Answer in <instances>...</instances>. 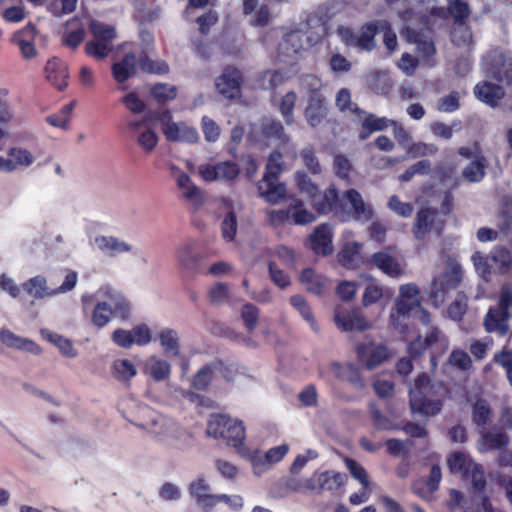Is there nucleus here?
Here are the masks:
<instances>
[{
    "label": "nucleus",
    "instance_id": "obj_1",
    "mask_svg": "<svg viewBox=\"0 0 512 512\" xmlns=\"http://www.w3.org/2000/svg\"><path fill=\"white\" fill-rule=\"evenodd\" d=\"M315 211L319 215L332 214L342 222L351 219L368 221L373 216V209L364 202L356 189H348L340 197L339 190L333 183L322 192L321 200L315 203Z\"/></svg>",
    "mask_w": 512,
    "mask_h": 512
},
{
    "label": "nucleus",
    "instance_id": "obj_2",
    "mask_svg": "<svg viewBox=\"0 0 512 512\" xmlns=\"http://www.w3.org/2000/svg\"><path fill=\"white\" fill-rule=\"evenodd\" d=\"M449 394L448 386L440 380L431 379L426 373L419 374L409 391V405L412 413L424 417L438 415Z\"/></svg>",
    "mask_w": 512,
    "mask_h": 512
},
{
    "label": "nucleus",
    "instance_id": "obj_3",
    "mask_svg": "<svg viewBox=\"0 0 512 512\" xmlns=\"http://www.w3.org/2000/svg\"><path fill=\"white\" fill-rule=\"evenodd\" d=\"M206 432L215 439H223L228 446L242 453L246 439V430L242 421L221 413L211 414Z\"/></svg>",
    "mask_w": 512,
    "mask_h": 512
},
{
    "label": "nucleus",
    "instance_id": "obj_4",
    "mask_svg": "<svg viewBox=\"0 0 512 512\" xmlns=\"http://www.w3.org/2000/svg\"><path fill=\"white\" fill-rule=\"evenodd\" d=\"M282 153L272 151L268 157L263 178L257 183L259 195L271 204L280 202L286 195V186L279 182L283 171Z\"/></svg>",
    "mask_w": 512,
    "mask_h": 512
},
{
    "label": "nucleus",
    "instance_id": "obj_5",
    "mask_svg": "<svg viewBox=\"0 0 512 512\" xmlns=\"http://www.w3.org/2000/svg\"><path fill=\"white\" fill-rule=\"evenodd\" d=\"M447 347V337L439 328L432 327L424 339L419 335L408 344V354L411 359L416 360L420 358L427 349H432L430 352V363L432 369H436L437 354H442Z\"/></svg>",
    "mask_w": 512,
    "mask_h": 512
},
{
    "label": "nucleus",
    "instance_id": "obj_6",
    "mask_svg": "<svg viewBox=\"0 0 512 512\" xmlns=\"http://www.w3.org/2000/svg\"><path fill=\"white\" fill-rule=\"evenodd\" d=\"M463 278V270L460 264L454 263L449 269L435 277L431 283L429 297L435 306L442 305L451 291L458 288Z\"/></svg>",
    "mask_w": 512,
    "mask_h": 512
},
{
    "label": "nucleus",
    "instance_id": "obj_7",
    "mask_svg": "<svg viewBox=\"0 0 512 512\" xmlns=\"http://www.w3.org/2000/svg\"><path fill=\"white\" fill-rule=\"evenodd\" d=\"M445 221L436 208L422 206L418 209L412 227V233L417 240H424L427 234L435 231L440 235L444 229Z\"/></svg>",
    "mask_w": 512,
    "mask_h": 512
},
{
    "label": "nucleus",
    "instance_id": "obj_8",
    "mask_svg": "<svg viewBox=\"0 0 512 512\" xmlns=\"http://www.w3.org/2000/svg\"><path fill=\"white\" fill-rule=\"evenodd\" d=\"M244 81L241 70L234 66H226L215 80L217 92L224 98L234 100L242 95Z\"/></svg>",
    "mask_w": 512,
    "mask_h": 512
},
{
    "label": "nucleus",
    "instance_id": "obj_9",
    "mask_svg": "<svg viewBox=\"0 0 512 512\" xmlns=\"http://www.w3.org/2000/svg\"><path fill=\"white\" fill-rule=\"evenodd\" d=\"M414 310L421 312V321L424 325H428L430 323V313L422 308L420 299H405L398 297L395 303V311L391 312L390 315V323L401 333H404L407 329V324H402L400 322V318H405L409 316Z\"/></svg>",
    "mask_w": 512,
    "mask_h": 512
},
{
    "label": "nucleus",
    "instance_id": "obj_10",
    "mask_svg": "<svg viewBox=\"0 0 512 512\" xmlns=\"http://www.w3.org/2000/svg\"><path fill=\"white\" fill-rule=\"evenodd\" d=\"M511 313L496 306H490L483 318V327L487 333L505 337L510 333Z\"/></svg>",
    "mask_w": 512,
    "mask_h": 512
},
{
    "label": "nucleus",
    "instance_id": "obj_11",
    "mask_svg": "<svg viewBox=\"0 0 512 512\" xmlns=\"http://www.w3.org/2000/svg\"><path fill=\"white\" fill-rule=\"evenodd\" d=\"M180 266L193 275L206 273L205 257L202 253L196 252L193 243H186L176 251Z\"/></svg>",
    "mask_w": 512,
    "mask_h": 512
},
{
    "label": "nucleus",
    "instance_id": "obj_12",
    "mask_svg": "<svg viewBox=\"0 0 512 512\" xmlns=\"http://www.w3.org/2000/svg\"><path fill=\"white\" fill-rule=\"evenodd\" d=\"M358 361L371 370L389 358V351L384 345L359 343L356 346Z\"/></svg>",
    "mask_w": 512,
    "mask_h": 512
},
{
    "label": "nucleus",
    "instance_id": "obj_13",
    "mask_svg": "<svg viewBox=\"0 0 512 512\" xmlns=\"http://www.w3.org/2000/svg\"><path fill=\"white\" fill-rule=\"evenodd\" d=\"M332 240L333 233L330 224L323 223L310 234L308 246L316 255L328 256L333 252Z\"/></svg>",
    "mask_w": 512,
    "mask_h": 512
},
{
    "label": "nucleus",
    "instance_id": "obj_14",
    "mask_svg": "<svg viewBox=\"0 0 512 512\" xmlns=\"http://www.w3.org/2000/svg\"><path fill=\"white\" fill-rule=\"evenodd\" d=\"M240 173L239 166L233 161H223L214 165L200 167V174L205 181H233Z\"/></svg>",
    "mask_w": 512,
    "mask_h": 512
},
{
    "label": "nucleus",
    "instance_id": "obj_15",
    "mask_svg": "<svg viewBox=\"0 0 512 512\" xmlns=\"http://www.w3.org/2000/svg\"><path fill=\"white\" fill-rule=\"evenodd\" d=\"M334 320L343 331H364L370 327V323L358 307L345 313L336 312Z\"/></svg>",
    "mask_w": 512,
    "mask_h": 512
},
{
    "label": "nucleus",
    "instance_id": "obj_16",
    "mask_svg": "<svg viewBox=\"0 0 512 512\" xmlns=\"http://www.w3.org/2000/svg\"><path fill=\"white\" fill-rule=\"evenodd\" d=\"M304 50V34L301 31H290L286 33L278 46V55L283 57L284 62H288L285 58L293 59Z\"/></svg>",
    "mask_w": 512,
    "mask_h": 512
},
{
    "label": "nucleus",
    "instance_id": "obj_17",
    "mask_svg": "<svg viewBox=\"0 0 512 512\" xmlns=\"http://www.w3.org/2000/svg\"><path fill=\"white\" fill-rule=\"evenodd\" d=\"M45 73L47 80L58 90L62 91L67 87L68 68L61 59H49L45 65Z\"/></svg>",
    "mask_w": 512,
    "mask_h": 512
},
{
    "label": "nucleus",
    "instance_id": "obj_18",
    "mask_svg": "<svg viewBox=\"0 0 512 512\" xmlns=\"http://www.w3.org/2000/svg\"><path fill=\"white\" fill-rule=\"evenodd\" d=\"M326 115L327 103L324 95L309 96L304 111V116L308 124L312 127H316L322 122Z\"/></svg>",
    "mask_w": 512,
    "mask_h": 512
},
{
    "label": "nucleus",
    "instance_id": "obj_19",
    "mask_svg": "<svg viewBox=\"0 0 512 512\" xmlns=\"http://www.w3.org/2000/svg\"><path fill=\"white\" fill-rule=\"evenodd\" d=\"M474 93L477 99L491 107L498 106L504 97V90L500 85L487 81L478 83L474 88Z\"/></svg>",
    "mask_w": 512,
    "mask_h": 512
},
{
    "label": "nucleus",
    "instance_id": "obj_20",
    "mask_svg": "<svg viewBox=\"0 0 512 512\" xmlns=\"http://www.w3.org/2000/svg\"><path fill=\"white\" fill-rule=\"evenodd\" d=\"M209 491L210 486L203 477L192 481L189 486L190 495L204 508H212L217 504L218 494H209Z\"/></svg>",
    "mask_w": 512,
    "mask_h": 512
},
{
    "label": "nucleus",
    "instance_id": "obj_21",
    "mask_svg": "<svg viewBox=\"0 0 512 512\" xmlns=\"http://www.w3.org/2000/svg\"><path fill=\"white\" fill-rule=\"evenodd\" d=\"M137 57L134 53H126L123 58L112 65V74L118 83H124L137 72Z\"/></svg>",
    "mask_w": 512,
    "mask_h": 512
},
{
    "label": "nucleus",
    "instance_id": "obj_22",
    "mask_svg": "<svg viewBox=\"0 0 512 512\" xmlns=\"http://www.w3.org/2000/svg\"><path fill=\"white\" fill-rule=\"evenodd\" d=\"M0 341L10 348L28 351L33 354H39L41 352V348L37 343L30 339L17 336L9 329H1Z\"/></svg>",
    "mask_w": 512,
    "mask_h": 512
},
{
    "label": "nucleus",
    "instance_id": "obj_23",
    "mask_svg": "<svg viewBox=\"0 0 512 512\" xmlns=\"http://www.w3.org/2000/svg\"><path fill=\"white\" fill-rule=\"evenodd\" d=\"M294 179L298 190L310 199L312 208L315 210V203L322 198L318 185L303 170L296 171Z\"/></svg>",
    "mask_w": 512,
    "mask_h": 512
},
{
    "label": "nucleus",
    "instance_id": "obj_24",
    "mask_svg": "<svg viewBox=\"0 0 512 512\" xmlns=\"http://www.w3.org/2000/svg\"><path fill=\"white\" fill-rule=\"evenodd\" d=\"M37 33L36 26L32 23H28L23 29H21L17 37H19L17 44L21 51L22 56L25 59H31L36 56L37 51L34 45V39Z\"/></svg>",
    "mask_w": 512,
    "mask_h": 512
},
{
    "label": "nucleus",
    "instance_id": "obj_25",
    "mask_svg": "<svg viewBox=\"0 0 512 512\" xmlns=\"http://www.w3.org/2000/svg\"><path fill=\"white\" fill-rule=\"evenodd\" d=\"M390 124H395V122L386 117H377L372 113H368L365 119L362 121L359 139L365 140L373 132L387 129Z\"/></svg>",
    "mask_w": 512,
    "mask_h": 512
},
{
    "label": "nucleus",
    "instance_id": "obj_26",
    "mask_svg": "<svg viewBox=\"0 0 512 512\" xmlns=\"http://www.w3.org/2000/svg\"><path fill=\"white\" fill-rule=\"evenodd\" d=\"M361 245L357 242H349L338 253L339 263L348 269H354L362 262Z\"/></svg>",
    "mask_w": 512,
    "mask_h": 512
},
{
    "label": "nucleus",
    "instance_id": "obj_27",
    "mask_svg": "<svg viewBox=\"0 0 512 512\" xmlns=\"http://www.w3.org/2000/svg\"><path fill=\"white\" fill-rule=\"evenodd\" d=\"M332 370L339 380L347 381L357 388L364 386L360 371L353 364L333 363Z\"/></svg>",
    "mask_w": 512,
    "mask_h": 512
},
{
    "label": "nucleus",
    "instance_id": "obj_28",
    "mask_svg": "<svg viewBox=\"0 0 512 512\" xmlns=\"http://www.w3.org/2000/svg\"><path fill=\"white\" fill-rule=\"evenodd\" d=\"M372 262L383 273L391 277H397L402 273L400 264L390 254L384 251L376 252L372 255Z\"/></svg>",
    "mask_w": 512,
    "mask_h": 512
},
{
    "label": "nucleus",
    "instance_id": "obj_29",
    "mask_svg": "<svg viewBox=\"0 0 512 512\" xmlns=\"http://www.w3.org/2000/svg\"><path fill=\"white\" fill-rule=\"evenodd\" d=\"M261 133L267 139H273L281 144L289 142V136L285 133L283 124L276 119L267 118L262 121Z\"/></svg>",
    "mask_w": 512,
    "mask_h": 512
},
{
    "label": "nucleus",
    "instance_id": "obj_30",
    "mask_svg": "<svg viewBox=\"0 0 512 512\" xmlns=\"http://www.w3.org/2000/svg\"><path fill=\"white\" fill-rule=\"evenodd\" d=\"M407 36L410 41L416 44L418 52L424 59L429 60L436 54L433 40L426 38L422 32L407 28Z\"/></svg>",
    "mask_w": 512,
    "mask_h": 512
},
{
    "label": "nucleus",
    "instance_id": "obj_31",
    "mask_svg": "<svg viewBox=\"0 0 512 512\" xmlns=\"http://www.w3.org/2000/svg\"><path fill=\"white\" fill-rule=\"evenodd\" d=\"M299 279L308 292L316 295L323 293L326 278L323 275L317 274L312 268L303 269Z\"/></svg>",
    "mask_w": 512,
    "mask_h": 512
},
{
    "label": "nucleus",
    "instance_id": "obj_32",
    "mask_svg": "<svg viewBox=\"0 0 512 512\" xmlns=\"http://www.w3.org/2000/svg\"><path fill=\"white\" fill-rule=\"evenodd\" d=\"M492 415L493 412L487 400L479 398L475 401L471 410V418L477 427L485 428L491 422Z\"/></svg>",
    "mask_w": 512,
    "mask_h": 512
},
{
    "label": "nucleus",
    "instance_id": "obj_33",
    "mask_svg": "<svg viewBox=\"0 0 512 512\" xmlns=\"http://www.w3.org/2000/svg\"><path fill=\"white\" fill-rule=\"evenodd\" d=\"M379 31L377 21L362 25L360 36L357 37L356 46L361 50L371 51L375 48V36Z\"/></svg>",
    "mask_w": 512,
    "mask_h": 512
},
{
    "label": "nucleus",
    "instance_id": "obj_34",
    "mask_svg": "<svg viewBox=\"0 0 512 512\" xmlns=\"http://www.w3.org/2000/svg\"><path fill=\"white\" fill-rule=\"evenodd\" d=\"M475 462L468 458L465 453L461 451L453 452L447 459V465L451 473L462 474L463 477H468L469 469Z\"/></svg>",
    "mask_w": 512,
    "mask_h": 512
},
{
    "label": "nucleus",
    "instance_id": "obj_35",
    "mask_svg": "<svg viewBox=\"0 0 512 512\" xmlns=\"http://www.w3.org/2000/svg\"><path fill=\"white\" fill-rule=\"evenodd\" d=\"M159 340L166 355L178 356L180 354L179 336L175 330L163 329L159 334Z\"/></svg>",
    "mask_w": 512,
    "mask_h": 512
},
{
    "label": "nucleus",
    "instance_id": "obj_36",
    "mask_svg": "<svg viewBox=\"0 0 512 512\" xmlns=\"http://www.w3.org/2000/svg\"><path fill=\"white\" fill-rule=\"evenodd\" d=\"M145 373L156 382L165 381L170 377L171 365L164 359L152 358L151 363L146 365Z\"/></svg>",
    "mask_w": 512,
    "mask_h": 512
},
{
    "label": "nucleus",
    "instance_id": "obj_37",
    "mask_svg": "<svg viewBox=\"0 0 512 512\" xmlns=\"http://www.w3.org/2000/svg\"><path fill=\"white\" fill-rule=\"evenodd\" d=\"M22 288L26 293L36 299H42L47 296H52L56 293L55 291H49L46 286L45 278L41 276H36L29 279L22 285Z\"/></svg>",
    "mask_w": 512,
    "mask_h": 512
},
{
    "label": "nucleus",
    "instance_id": "obj_38",
    "mask_svg": "<svg viewBox=\"0 0 512 512\" xmlns=\"http://www.w3.org/2000/svg\"><path fill=\"white\" fill-rule=\"evenodd\" d=\"M136 374L135 365L128 359H117L112 365V375L118 381L129 382Z\"/></svg>",
    "mask_w": 512,
    "mask_h": 512
},
{
    "label": "nucleus",
    "instance_id": "obj_39",
    "mask_svg": "<svg viewBox=\"0 0 512 512\" xmlns=\"http://www.w3.org/2000/svg\"><path fill=\"white\" fill-rule=\"evenodd\" d=\"M288 80V76L281 70H265L259 77V84L265 90H275Z\"/></svg>",
    "mask_w": 512,
    "mask_h": 512
},
{
    "label": "nucleus",
    "instance_id": "obj_40",
    "mask_svg": "<svg viewBox=\"0 0 512 512\" xmlns=\"http://www.w3.org/2000/svg\"><path fill=\"white\" fill-rule=\"evenodd\" d=\"M291 205L292 224L307 225L316 220V216L304 207V203L300 199H293Z\"/></svg>",
    "mask_w": 512,
    "mask_h": 512
},
{
    "label": "nucleus",
    "instance_id": "obj_41",
    "mask_svg": "<svg viewBox=\"0 0 512 512\" xmlns=\"http://www.w3.org/2000/svg\"><path fill=\"white\" fill-rule=\"evenodd\" d=\"M98 247L103 252H107L110 256H115L118 253L128 252L131 247L123 242L119 241L115 237L100 236L95 239Z\"/></svg>",
    "mask_w": 512,
    "mask_h": 512
},
{
    "label": "nucleus",
    "instance_id": "obj_42",
    "mask_svg": "<svg viewBox=\"0 0 512 512\" xmlns=\"http://www.w3.org/2000/svg\"><path fill=\"white\" fill-rule=\"evenodd\" d=\"M113 315L112 307L107 302H98L91 314V321L97 328L105 327Z\"/></svg>",
    "mask_w": 512,
    "mask_h": 512
},
{
    "label": "nucleus",
    "instance_id": "obj_43",
    "mask_svg": "<svg viewBox=\"0 0 512 512\" xmlns=\"http://www.w3.org/2000/svg\"><path fill=\"white\" fill-rule=\"evenodd\" d=\"M297 101V94L294 91H288L282 96L279 103V111L287 125L294 123V108Z\"/></svg>",
    "mask_w": 512,
    "mask_h": 512
},
{
    "label": "nucleus",
    "instance_id": "obj_44",
    "mask_svg": "<svg viewBox=\"0 0 512 512\" xmlns=\"http://www.w3.org/2000/svg\"><path fill=\"white\" fill-rule=\"evenodd\" d=\"M481 442L487 450L505 449L509 444V437L504 432H484Z\"/></svg>",
    "mask_w": 512,
    "mask_h": 512
},
{
    "label": "nucleus",
    "instance_id": "obj_45",
    "mask_svg": "<svg viewBox=\"0 0 512 512\" xmlns=\"http://www.w3.org/2000/svg\"><path fill=\"white\" fill-rule=\"evenodd\" d=\"M291 305L301 314V316L310 324L314 331H318L317 322L314 318L311 307L306 299L301 295H294L290 298Z\"/></svg>",
    "mask_w": 512,
    "mask_h": 512
},
{
    "label": "nucleus",
    "instance_id": "obj_46",
    "mask_svg": "<svg viewBox=\"0 0 512 512\" xmlns=\"http://www.w3.org/2000/svg\"><path fill=\"white\" fill-rule=\"evenodd\" d=\"M300 158L306 169L313 175L322 173V166L313 146H308L300 151Z\"/></svg>",
    "mask_w": 512,
    "mask_h": 512
},
{
    "label": "nucleus",
    "instance_id": "obj_47",
    "mask_svg": "<svg viewBox=\"0 0 512 512\" xmlns=\"http://www.w3.org/2000/svg\"><path fill=\"white\" fill-rule=\"evenodd\" d=\"M336 106L341 112L350 111L355 115H363L365 111L351 102V93L348 88H341L336 94Z\"/></svg>",
    "mask_w": 512,
    "mask_h": 512
},
{
    "label": "nucleus",
    "instance_id": "obj_48",
    "mask_svg": "<svg viewBox=\"0 0 512 512\" xmlns=\"http://www.w3.org/2000/svg\"><path fill=\"white\" fill-rule=\"evenodd\" d=\"M113 50V43H106L96 39L90 40L85 44V53L96 60L106 58Z\"/></svg>",
    "mask_w": 512,
    "mask_h": 512
},
{
    "label": "nucleus",
    "instance_id": "obj_49",
    "mask_svg": "<svg viewBox=\"0 0 512 512\" xmlns=\"http://www.w3.org/2000/svg\"><path fill=\"white\" fill-rule=\"evenodd\" d=\"M151 95L159 104H165L177 96V88L166 83H157L151 87Z\"/></svg>",
    "mask_w": 512,
    "mask_h": 512
},
{
    "label": "nucleus",
    "instance_id": "obj_50",
    "mask_svg": "<svg viewBox=\"0 0 512 512\" xmlns=\"http://www.w3.org/2000/svg\"><path fill=\"white\" fill-rule=\"evenodd\" d=\"M90 32L94 39L106 43H113L116 37V30L113 26L93 21L90 24Z\"/></svg>",
    "mask_w": 512,
    "mask_h": 512
},
{
    "label": "nucleus",
    "instance_id": "obj_51",
    "mask_svg": "<svg viewBox=\"0 0 512 512\" xmlns=\"http://www.w3.org/2000/svg\"><path fill=\"white\" fill-rule=\"evenodd\" d=\"M237 216L233 210H230L223 218L221 222V233L222 237L227 242L234 241L237 233Z\"/></svg>",
    "mask_w": 512,
    "mask_h": 512
},
{
    "label": "nucleus",
    "instance_id": "obj_52",
    "mask_svg": "<svg viewBox=\"0 0 512 512\" xmlns=\"http://www.w3.org/2000/svg\"><path fill=\"white\" fill-rule=\"evenodd\" d=\"M431 172V162L427 159L420 160L409 166L400 176L401 182H409L415 175H428Z\"/></svg>",
    "mask_w": 512,
    "mask_h": 512
},
{
    "label": "nucleus",
    "instance_id": "obj_53",
    "mask_svg": "<svg viewBox=\"0 0 512 512\" xmlns=\"http://www.w3.org/2000/svg\"><path fill=\"white\" fill-rule=\"evenodd\" d=\"M137 61L141 70L147 73L165 74L169 71V67L165 62L153 61L146 52H142Z\"/></svg>",
    "mask_w": 512,
    "mask_h": 512
},
{
    "label": "nucleus",
    "instance_id": "obj_54",
    "mask_svg": "<svg viewBox=\"0 0 512 512\" xmlns=\"http://www.w3.org/2000/svg\"><path fill=\"white\" fill-rule=\"evenodd\" d=\"M346 476L339 472L326 471L319 477L320 485L323 489L333 491L339 489L344 485Z\"/></svg>",
    "mask_w": 512,
    "mask_h": 512
},
{
    "label": "nucleus",
    "instance_id": "obj_55",
    "mask_svg": "<svg viewBox=\"0 0 512 512\" xmlns=\"http://www.w3.org/2000/svg\"><path fill=\"white\" fill-rule=\"evenodd\" d=\"M300 86L309 96L323 95L321 93L322 80L314 74H305L300 77Z\"/></svg>",
    "mask_w": 512,
    "mask_h": 512
},
{
    "label": "nucleus",
    "instance_id": "obj_56",
    "mask_svg": "<svg viewBox=\"0 0 512 512\" xmlns=\"http://www.w3.org/2000/svg\"><path fill=\"white\" fill-rule=\"evenodd\" d=\"M213 369L205 365L197 371L192 380V387L197 391H205L212 382Z\"/></svg>",
    "mask_w": 512,
    "mask_h": 512
},
{
    "label": "nucleus",
    "instance_id": "obj_57",
    "mask_svg": "<svg viewBox=\"0 0 512 512\" xmlns=\"http://www.w3.org/2000/svg\"><path fill=\"white\" fill-rule=\"evenodd\" d=\"M345 465L351 476L358 480L363 487L367 488L369 486L370 481L368 473L361 464H359L356 460L347 457L345 459Z\"/></svg>",
    "mask_w": 512,
    "mask_h": 512
},
{
    "label": "nucleus",
    "instance_id": "obj_58",
    "mask_svg": "<svg viewBox=\"0 0 512 512\" xmlns=\"http://www.w3.org/2000/svg\"><path fill=\"white\" fill-rule=\"evenodd\" d=\"M467 478L471 479L473 489L478 493H483L486 489V477L483 467L474 463L469 469V475Z\"/></svg>",
    "mask_w": 512,
    "mask_h": 512
},
{
    "label": "nucleus",
    "instance_id": "obj_59",
    "mask_svg": "<svg viewBox=\"0 0 512 512\" xmlns=\"http://www.w3.org/2000/svg\"><path fill=\"white\" fill-rule=\"evenodd\" d=\"M241 317L247 331L252 332L258 323L259 309L254 304L246 303L242 307Z\"/></svg>",
    "mask_w": 512,
    "mask_h": 512
},
{
    "label": "nucleus",
    "instance_id": "obj_60",
    "mask_svg": "<svg viewBox=\"0 0 512 512\" xmlns=\"http://www.w3.org/2000/svg\"><path fill=\"white\" fill-rule=\"evenodd\" d=\"M493 362L504 369L507 380L512 386V351L505 348L500 350L494 354Z\"/></svg>",
    "mask_w": 512,
    "mask_h": 512
},
{
    "label": "nucleus",
    "instance_id": "obj_61",
    "mask_svg": "<svg viewBox=\"0 0 512 512\" xmlns=\"http://www.w3.org/2000/svg\"><path fill=\"white\" fill-rule=\"evenodd\" d=\"M177 185L184 189V197L190 201H198L200 199V192L193 184L190 176L186 173H181L177 177Z\"/></svg>",
    "mask_w": 512,
    "mask_h": 512
},
{
    "label": "nucleus",
    "instance_id": "obj_62",
    "mask_svg": "<svg viewBox=\"0 0 512 512\" xmlns=\"http://www.w3.org/2000/svg\"><path fill=\"white\" fill-rule=\"evenodd\" d=\"M434 172L435 176L442 184L452 182L450 185L451 189H455L459 186V179L455 177L454 167L449 165H437Z\"/></svg>",
    "mask_w": 512,
    "mask_h": 512
},
{
    "label": "nucleus",
    "instance_id": "obj_63",
    "mask_svg": "<svg viewBox=\"0 0 512 512\" xmlns=\"http://www.w3.org/2000/svg\"><path fill=\"white\" fill-rule=\"evenodd\" d=\"M8 156L15 164V169L18 166H30L34 161V156L24 148H10Z\"/></svg>",
    "mask_w": 512,
    "mask_h": 512
},
{
    "label": "nucleus",
    "instance_id": "obj_64",
    "mask_svg": "<svg viewBox=\"0 0 512 512\" xmlns=\"http://www.w3.org/2000/svg\"><path fill=\"white\" fill-rule=\"evenodd\" d=\"M383 297V289L381 286L377 285L374 282H370L366 285L363 297H362V303L363 306L368 307L375 303H377L381 298Z\"/></svg>",
    "mask_w": 512,
    "mask_h": 512
}]
</instances>
